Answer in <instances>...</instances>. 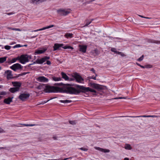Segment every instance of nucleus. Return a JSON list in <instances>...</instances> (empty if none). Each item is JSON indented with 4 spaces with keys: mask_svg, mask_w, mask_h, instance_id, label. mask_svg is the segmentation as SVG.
<instances>
[{
    "mask_svg": "<svg viewBox=\"0 0 160 160\" xmlns=\"http://www.w3.org/2000/svg\"><path fill=\"white\" fill-rule=\"evenodd\" d=\"M79 50L81 52L83 53L86 52L87 48V46L86 45H79Z\"/></svg>",
    "mask_w": 160,
    "mask_h": 160,
    "instance_id": "nucleus-10",
    "label": "nucleus"
},
{
    "mask_svg": "<svg viewBox=\"0 0 160 160\" xmlns=\"http://www.w3.org/2000/svg\"><path fill=\"white\" fill-rule=\"evenodd\" d=\"M28 62V55L24 54L21 55V63L24 64Z\"/></svg>",
    "mask_w": 160,
    "mask_h": 160,
    "instance_id": "nucleus-6",
    "label": "nucleus"
},
{
    "mask_svg": "<svg viewBox=\"0 0 160 160\" xmlns=\"http://www.w3.org/2000/svg\"><path fill=\"white\" fill-rule=\"evenodd\" d=\"M73 77L76 79V81L79 83H81L82 81H83L84 79L77 73L76 72L74 74Z\"/></svg>",
    "mask_w": 160,
    "mask_h": 160,
    "instance_id": "nucleus-5",
    "label": "nucleus"
},
{
    "mask_svg": "<svg viewBox=\"0 0 160 160\" xmlns=\"http://www.w3.org/2000/svg\"><path fill=\"white\" fill-rule=\"evenodd\" d=\"M20 98H21V97H20V95L19 96H18V98L20 99Z\"/></svg>",
    "mask_w": 160,
    "mask_h": 160,
    "instance_id": "nucleus-60",
    "label": "nucleus"
},
{
    "mask_svg": "<svg viewBox=\"0 0 160 160\" xmlns=\"http://www.w3.org/2000/svg\"><path fill=\"white\" fill-rule=\"evenodd\" d=\"M37 80L38 82H47L48 81V78L44 76H40L37 78Z\"/></svg>",
    "mask_w": 160,
    "mask_h": 160,
    "instance_id": "nucleus-9",
    "label": "nucleus"
},
{
    "mask_svg": "<svg viewBox=\"0 0 160 160\" xmlns=\"http://www.w3.org/2000/svg\"><path fill=\"white\" fill-rule=\"evenodd\" d=\"M21 125L26 126H32L35 125V124H21Z\"/></svg>",
    "mask_w": 160,
    "mask_h": 160,
    "instance_id": "nucleus-31",
    "label": "nucleus"
},
{
    "mask_svg": "<svg viewBox=\"0 0 160 160\" xmlns=\"http://www.w3.org/2000/svg\"><path fill=\"white\" fill-rule=\"evenodd\" d=\"M94 53L96 55H98L100 53V52L97 49H95L94 51Z\"/></svg>",
    "mask_w": 160,
    "mask_h": 160,
    "instance_id": "nucleus-29",
    "label": "nucleus"
},
{
    "mask_svg": "<svg viewBox=\"0 0 160 160\" xmlns=\"http://www.w3.org/2000/svg\"><path fill=\"white\" fill-rule=\"evenodd\" d=\"M3 148V147H0V149H1L2 148Z\"/></svg>",
    "mask_w": 160,
    "mask_h": 160,
    "instance_id": "nucleus-59",
    "label": "nucleus"
},
{
    "mask_svg": "<svg viewBox=\"0 0 160 160\" xmlns=\"http://www.w3.org/2000/svg\"><path fill=\"white\" fill-rule=\"evenodd\" d=\"M111 51L112 52H115V53H116V52H117L115 48H111Z\"/></svg>",
    "mask_w": 160,
    "mask_h": 160,
    "instance_id": "nucleus-38",
    "label": "nucleus"
},
{
    "mask_svg": "<svg viewBox=\"0 0 160 160\" xmlns=\"http://www.w3.org/2000/svg\"><path fill=\"white\" fill-rule=\"evenodd\" d=\"M87 78L88 79H93L94 80H96V77H93V76H89L88 77H87Z\"/></svg>",
    "mask_w": 160,
    "mask_h": 160,
    "instance_id": "nucleus-32",
    "label": "nucleus"
},
{
    "mask_svg": "<svg viewBox=\"0 0 160 160\" xmlns=\"http://www.w3.org/2000/svg\"><path fill=\"white\" fill-rule=\"evenodd\" d=\"M10 68L14 71H16L20 69V64L18 63L14 64L10 67Z\"/></svg>",
    "mask_w": 160,
    "mask_h": 160,
    "instance_id": "nucleus-11",
    "label": "nucleus"
},
{
    "mask_svg": "<svg viewBox=\"0 0 160 160\" xmlns=\"http://www.w3.org/2000/svg\"><path fill=\"white\" fill-rule=\"evenodd\" d=\"M129 117H130L131 118H139V117H149V116H146V115H143V116H129Z\"/></svg>",
    "mask_w": 160,
    "mask_h": 160,
    "instance_id": "nucleus-28",
    "label": "nucleus"
},
{
    "mask_svg": "<svg viewBox=\"0 0 160 160\" xmlns=\"http://www.w3.org/2000/svg\"><path fill=\"white\" fill-rule=\"evenodd\" d=\"M18 60L20 61V57L18 56L17 58H13L10 61V62L14 63L17 60Z\"/></svg>",
    "mask_w": 160,
    "mask_h": 160,
    "instance_id": "nucleus-22",
    "label": "nucleus"
},
{
    "mask_svg": "<svg viewBox=\"0 0 160 160\" xmlns=\"http://www.w3.org/2000/svg\"><path fill=\"white\" fill-rule=\"evenodd\" d=\"M57 12L63 16L67 15L70 12L68 11L62 9L58 10H57Z\"/></svg>",
    "mask_w": 160,
    "mask_h": 160,
    "instance_id": "nucleus-8",
    "label": "nucleus"
},
{
    "mask_svg": "<svg viewBox=\"0 0 160 160\" xmlns=\"http://www.w3.org/2000/svg\"><path fill=\"white\" fill-rule=\"evenodd\" d=\"M116 53L117 54H120L121 53V52H118V51H117Z\"/></svg>",
    "mask_w": 160,
    "mask_h": 160,
    "instance_id": "nucleus-52",
    "label": "nucleus"
},
{
    "mask_svg": "<svg viewBox=\"0 0 160 160\" xmlns=\"http://www.w3.org/2000/svg\"><path fill=\"white\" fill-rule=\"evenodd\" d=\"M93 20V19H92L91 20V21H92V22Z\"/></svg>",
    "mask_w": 160,
    "mask_h": 160,
    "instance_id": "nucleus-63",
    "label": "nucleus"
},
{
    "mask_svg": "<svg viewBox=\"0 0 160 160\" xmlns=\"http://www.w3.org/2000/svg\"><path fill=\"white\" fill-rule=\"evenodd\" d=\"M6 94V93L4 92H0V95H5Z\"/></svg>",
    "mask_w": 160,
    "mask_h": 160,
    "instance_id": "nucleus-41",
    "label": "nucleus"
},
{
    "mask_svg": "<svg viewBox=\"0 0 160 160\" xmlns=\"http://www.w3.org/2000/svg\"><path fill=\"white\" fill-rule=\"evenodd\" d=\"M28 45L27 44H25V45H21V47H27Z\"/></svg>",
    "mask_w": 160,
    "mask_h": 160,
    "instance_id": "nucleus-50",
    "label": "nucleus"
},
{
    "mask_svg": "<svg viewBox=\"0 0 160 160\" xmlns=\"http://www.w3.org/2000/svg\"><path fill=\"white\" fill-rule=\"evenodd\" d=\"M73 34L72 33H67L65 35V37L67 38H71L72 37Z\"/></svg>",
    "mask_w": 160,
    "mask_h": 160,
    "instance_id": "nucleus-23",
    "label": "nucleus"
},
{
    "mask_svg": "<svg viewBox=\"0 0 160 160\" xmlns=\"http://www.w3.org/2000/svg\"><path fill=\"white\" fill-rule=\"evenodd\" d=\"M69 123L72 125H74L76 124V121L73 120V121H69Z\"/></svg>",
    "mask_w": 160,
    "mask_h": 160,
    "instance_id": "nucleus-30",
    "label": "nucleus"
},
{
    "mask_svg": "<svg viewBox=\"0 0 160 160\" xmlns=\"http://www.w3.org/2000/svg\"><path fill=\"white\" fill-rule=\"evenodd\" d=\"M60 102H61L62 103H70L72 102V101L71 100H61L60 101Z\"/></svg>",
    "mask_w": 160,
    "mask_h": 160,
    "instance_id": "nucleus-27",
    "label": "nucleus"
},
{
    "mask_svg": "<svg viewBox=\"0 0 160 160\" xmlns=\"http://www.w3.org/2000/svg\"><path fill=\"white\" fill-rule=\"evenodd\" d=\"M140 67H141V68H148V66H142V65H141Z\"/></svg>",
    "mask_w": 160,
    "mask_h": 160,
    "instance_id": "nucleus-44",
    "label": "nucleus"
},
{
    "mask_svg": "<svg viewBox=\"0 0 160 160\" xmlns=\"http://www.w3.org/2000/svg\"><path fill=\"white\" fill-rule=\"evenodd\" d=\"M148 42L149 43H153L157 44L160 43V41H156L154 40L149 39L148 40Z\"/></svg>",
    "mask_w": 160,
    "mask_h": 160,
    "instance_id": "nucleus-20",
    "label": "nucleus"
},
{
    "mask_svg": "<svg viewBox=\"0 0 160 160\" xmlns=\"http://www.w3.org/2000/svg\"><path fill=\"white\" fill-rule=\"evenodd\" d=\"M46 63L48 65H50L51 64V62L50 61L48 60V61H47Z\"/></svg>",
    "mask_w": 160,
    "mask_h": 160,
    "instance_id": "nucleus-42",
    "label": "nucleus"
},
{
    "mask_svg": "<svg viewBox=\"0 0 160 160\" xmlns=\"http://www.w3.org/2000/svg\"><path fill=\"white\" fill-rule=\"evenodd\" d=\"M46 50V49H45L44 50H36L35 52V54H40L42 53L45 52Z\"/></svg>",
    "mask_w": 160,
    "mask_h": 160,
    "instance_id": "nucleus-19",
    "label": "nucleus"
},
{
    "mask_svg": "<svg viewBox=\"0 0 160 160\" xmlns=\"http://www.w3.org/2000/svg\"><path fill=\"white\" fill-rule=\"evenodd\" d=\"M50 100H48L47 101H42V102L41 103V104H43L44 103H46V102H48V101H49Z\"/></svg>",
    "mask_w": 160,
    "mask_h": 160,
    "instance_id": "nucleus-39",
    "label": "nucleus"
},
{
    "mask_svg": "<svg viewBox=\"0 0 160 160\" xmlns=\"http://www.w3.org/2000/svg\"><path fill=\"white\" fill-rule=\"evenodd\" d=\"M149 117L154 118V117H158V116H155V115H149Z\"/></svg>",
    "mask_w": 160,
    "mask_h": 160,
    "instance_id": "nucleus-49",
    "label": "nucleus"
},
{
    "mask_svg": "<svg viewBox=\"0 0 160 160\" xmlns=\"http://www.w3.org/2000/svg\"><path fill=\"white\" fill-rule=\"evenodd\" d=\"M143 58H144V55H142L141 57L140 58H138V61H141L143 59Z\"/></svg>",
    "mask_w": 160,
    "mask_h": 160,
    "instance_id": "nucleus-33",
    "label": "nucleus"
},
{
    "mask_svg": "<svg viewBox=\"0 0 160 160\" xmlns=\"http://www.w3.org/2000/svg\"><path fill=\"white\" fill-rule=\"evenodd\" d=\"M75 86L77 88L79 89V90H78L73 87H69L63 90V89L60 88L55 87L53 86L43 84H42L38 86V88L41 89L42 88H44V91L47 93L61 92H65L70 94H78L81 92L86 93L87 92H90L95 93L93 94V95H97L96 94L97 91L89 87H86L83 86H81L78 85H76Z\"/></svg>",
    "mask_w": 160,
    "mask_h": 160,
    "instance_id": "nucleus-1",
    "label": "nucleus"
},
{
    "mask_svg": "<svg viewBox=\"0 0 160 160\" xmlns=\"http://www.w3.org/2000/svg\"><path fill=\"white\" fill-rule=\"evenodd\" d=\"M19 89L20 88H19V87H18L12 88H11L9 89V91L11 92L14 93L18 91L19 90Z\"/></svg>",
    "mask_w": 160,
    "mask_h": 160,
    "instance_id": "nucleus-14",
    "label": "nucleus"
},
{
    "mask_svg": "<svg viewBox=\"0 0 160 160\" xmlns=\"http://www.w3.org/2000/svg\"><path fill=\"white\" fill-rule=\"evenodd\" d=\"M5 73L7 75V78L8 79H9L11 78L12 75L11 74V71L10 70H7L5 72Z\"/></svg>",
    "mask_w": 160,
    "mask_h": 160,
    "instance_id": "nucleus-15",
    "label": "nucleus"
},
{
    "mask_svg": "<svg viewBox=\"0 0 160 160\" xmlns=\"http://www.w3.org/2000/svg\"><path fill=\"white\" fill-rule=\"evenodd\" d=\"M52 79L55 81H60L62 80V78L60 77H52Z\"/></svg>",
    "mask_w": 160,
    "mask_h": 160,
    "instance_id": "nucleus-25",
    "label": "nucleus"
},
{
    "mask_svg": "<svg viewBox=\"0 0 160 160\" xmlns=\"http://www.w3.org/2000/svg\"><path fill=\"white\" fill-rule=\"evenodd\" d=\"M90 71H91L92 72L94 73H95V71L94 69L93 68H92L91 70Z\"/></svg>",
    "mask_w": 160,
    "mask_h": 160,
    "instance_id": "nucleus-45",
    "label": "nucleus"
},
{
    "mask_svg": "<svg viewBox=\"0 0 160 160\" xmlns=\"http://www.w3.org/2000/svg\"><path fill=\"white\" fill-rule=\"evenodd\" d=\"M29 73V72L22 73H21V76H22V75H25L26 74L28 73Z\"/></svg>",
    "mask_w": 160,
    "mask_h": 160,
    "instance_id": "nucleus-43",
    "label": "nucleus"
},
{
    "mask_svg": "<svg viewBox=\"0 0 160 160\" xmlns=\"http://www.w3.org/2000/svg\"><path fill=\"white\" fill-rule=\"evenodd\" d=\"M122 98L126 99V97H118V98H114V99H122Z\"/></svg>",
    "mask_w": 160,
    "mask_h": 160,
    "instance_id": "nucleus-35",
    "label": "nucleus"
},
{
    "mask_svg": "<svg viewBox=\"0 0 160 160\" xmlns=\"http://www.w3.org/2000/svg\"><path fill=\"white\" fill-rule=\"evenodd\" d=\"M2 86H1V85H0V88H2Z\"/></svg>",
    "mask_w": 160,
    "mask_h": 160,
    "instance_id": "nucleus-62",
    "label": "nucleus"
},
{
    "mask_svg": "<svg viewBox=\"0 0 160 160\" xmlns=\"http://www.w3.org/2000/svg\"><path fill=\"white\" fill-rule=\"evenodd\" d=\"M74 80V79H72V78H69V81H72V80Z\"/></svg>",
    "mask_w": 160,
    "mask_h": 160,
    "instance_id": "nucleus-53",
    "label": "nucleus"
},
{
    "mask_svg": "<svg viewBox=\"0 0 160 160\" xmlns=\"http://www.w3.org/2000/svg\"><path fill=\"white\" fill-rule=\"evenodd\" d=\"M89 85L92 88L97 89L99 91L104 89L102 86L95 83H90Z\"/></svg>",
    "mask_w": 160,
    "mask_h": 160,
    "instance_id": "nucleus-4",
    "label": "nucleus"
},
{
    "mask_svg": "<svg viewBox=\"0 0 160 160\" xmlns=\"http://www.w3.org/2000/svg\"><path fill=\"white\" fill-rule=\"evenodd\" d=\"M6 57L0 58V63H3L6 60Z\"/></svg>",
    "mask_w": 160,
    "mask_h": 160,
    "instance_id": "nucleus-24",
    "label": "nucleus"
},
{
    "mask_svg": "<svg viewBox=\"0 0 160 160\" xmlns=\"http://www.w3.org/2000/svg\"><path fill=\"white\" fill-rule=\"evenodd\" d=\"M92 22V21H90V22H87L86 24L84 25V27H87Z\"/></svg>",
    "mask_w": 160,
    "mask_h": 160,
    "instance_id": "nucleus-36",
    "label": "nucleus"
},
{
    "mask_svg": "<svg viewBox=\"0 0 160 160\" xmlns=\"http://www.w3.org/2000/svg\"><path fill=\"white\" fill-rule=\"evenodd\" d=\"M122 57H124L126 56V55L124 53H122L121 52V53L120 54Z\"/></svg>",
    "mask_w": 160,
    "mask_h": 160,
    "instance_id": "nucleus-51",
    "label": "nucleus"
},
{
    "mask_svg": "<svg viewBox=\"0 0 160 160\" xmlns=\"http://www.w3.org/2000/svg\"><path fill=\"white\" fill-rule=\"evenodd\" d=\"M20 98H21V97H20V95L19 96H18V98L20 99Z\"/></svg>",
    "mask_w": 160,
    "mask_h": 160,
    "instance_id": "nucleus-61",
    "label": "nucleus"
},
{
    "mask_svg": "<svg viewBox=\"0 0 160 160\" xmlns=\"http://www.w3.org/2000/svg\"><path fill=\"white\" fill-rule=\"evenodd\" d=\"M13 97H9L8 98L5 99L4 100V102L8 104H10V103L12 101V99Z\"/></svg>",
    "mask_w": 160,
    "mask_h": 160,
    "instance_id": "nucleus-16",
    "label": "nucleus"
},
{
    "mask_svg": "<svg viewBox=\"0 0 160 160\" xmlns=\"http://www.w3.org/2000/svg\"><path fill=\"white\" fill-rule=\"evenodd\" d=\"M64 44L62 43H55L53 46V51L60 50L61 48H62L64 49H70L72 50L73 49V48L71 46L67 45L64 46Z\"/></svg>",
    "mask_w": 160,
    "mask_h": 160,
    "instance_id": "nucleus-2",
    "label": "nucleus"
},
{
    "mask_svg": "<svg viewBox=\"0 0 160 160\" xmlns=\"http://www.w3.org/2000/svg\"><path fill=\"white\" fill-rule=\"evenodd\" d=\"M50 58L49 57L45 56L41 59H38L35 61L33 63L29 64L28 65V67L29 68H31V65L36 63L39 64H42L45 62L47 60L49 59Z\"/></svg>",
    "mask_w": 160,
    "mask_h": 160,
    "instance_id": "nucleus-3",
    "label": "nucleus"
},
{
    "mask_svg": "<svg viewBox=\"0 0 160 160\" xmlns=\"http://www.w3.org/2000/svg\"><path fill=\"white\" fill-rule=\"evenodd\" d=\"M53 27H54V25H50V26H49L45 27H44V28H41V29H40L34 30L32 32H37V31H42V30H45V29H47L49 28H50Z\"/></svg>",
    "mask_w": 160,
    "mask_h": 160,
    "instance_id": "nucleus-13",
    "label": "nucleus"
},
{
    "mask_svg": "<svg viewBox=\"0 0 160 160\" xmlns=\"http://www.w3.org/2000/svg\"><path fill=\"white\" fill-rule=\"evenodd\" d=\"M20 68H21V69H22V67L21 65Z\"/></svg>",
    "mask_w": 160,
    "mask_h": 160,
    "instance_id": "nucleus-64",
    "label": "nucleus"
},
{
    "mask_svg": "<svg viewBox=\"0 0 160 160\" xmlns=\"http://www.w3.org/2000/svg\"><path fill=\"white\" fill-rule=\"evenodd\" d=\"M55 85H58V86H63L64 87H65L66 88L63 89L62 88H62L63 89V90H65V89H66V88H67V87L68 86H72V85H71V84H63V83H56L55 84ZM67 87V88L68 87Z\"/></svg>",
    "mask_w": 160,
    "mask_h": 160,
    "instance_id": "nucleus-12",
    "label": "nucleus"
},
{
    "mask_svg": "<svg viewBox=\"0 0 160 160\" xmlns=\"http://www.w3.org/2000/svg\"><path fill=\"white\" fill-rule=\"evenodd\" d=\"M79 149L84 151H87L88 150V149L83 148H80Z\"/></svg>",
    "mask_w": 160,
    "mask_h": 160,
    "instance_id": "nucleus-37",
    "label": "nucleus"
},
{
    "mask_svg": "<svg viewBox=\"0 0 160 160\" xmlns=\"http://www.w3.org/2000/svg\"><path fill=\"white\" fill-rule=\"evenodd\" d=\"M4 132V130H3L0 127V133H2V132Z\"/></svg>",
    "mask_w": 160,
    "mask_h": 160,
    "instance_id": "nucleus-46",
    "label": "nucleus"
},
{
    "mask_svg": "<svg viewBox=\"0 0 160 160\" xmlns=\"http://www.w3.org/2000/svg\"><path fill=\"white\" fill-rule=\"evenodd\" d=\"M20 47V44H17L14 46V48Z\"/></svg>",
    "mask_w": 160,
    "mask_h": 160,
    "instance_id": "nucleus-47",
    "label": "nucleus"
},
{
    "mask_svg": "<svg viewBox=\"0 0 160 160\" xmlns=\"http://www.w3.org/2000/svg\"><path fill=\"white\" fill-rule=\"evenodd\" d=\"M125 148L126 149L128 150H130L132 149V148L130 145L128 144H127L125 145Z\"/></svg>",
    "mask_w": 160,
    "mask_h": 160,
    "instance_id": "nucleus-26",
    "label": "nucleus"
},
{
    "mask_svg": "<svg viewBox=\"0 0 160 160\" xmlns=\"http://www.w3.org/2000/svg\"><path fill=\"white\" fill-rule=\"evenodd\" d=\"M96 148L100 151L104 152H110V150L109 149H104L99 147H96Z\"/></svg>",
    "mask_w": 160,
    "mask_h": 160,
    "instance_id": "nucleus-18",
    "label": "nucleus"
},
{
    "mask_svg": "<svg viewBox=\"0 0 160 160\" xmlns=\"http://www.w3.org/2000/svg\"><path fill=\"white\" fill-rule=\"evenodd\" d=\"M32 58V56L31 55H28V60L29 59H31Z\"/></svg>",
    "mask_w": 160,
    "mask_h": 160,
    "instance_id": "nucleus-48",
    "label": "nucleus"
},
{
    "mask_svg": "<svg viewBox=\"0 0 160 160\" xmlns=\"http://www.w3.org/2000/svg\"><path fill=\"white\" fill-rule=\"evenodd\" d=\"M5 48L6 49L8 50L10 49L11 47L7 45L5 46Z\"/></svg>",
    "mask_w": 160,
    "mask_h": 160,
    "instance_id": "nucleus-34",
    "label": "nucleus"
},
{
    "mask_svg": "<svg viewBox=\"0 0 160 160\" xmlns=\"http://www.w3.org/2000/svg\"><path fill=\"white\" fill-rule=\"evenodd\" d=\"M62 78L66 81L69 80V78L66 73L63 72L61 73Z\"/></svg>",
    "mask_w": 160,
    "mask_h": 160,
    "instance_id": "nucleus-17",
    "label": "nucleus"
},
{
    "mask_svg": "<svg viewBox=\"0 0 160 160\" xmlns=\"http://www.w3.org/2000/svg\"><path fill=\"white\" fill-rule=\"evenodd\" d=\"M139 16L142 18H144L147 19H151V18H148V17H145L142 16L141 15H139Z\"/></svg>",
    "mask_w": 160,
    "mask_h": 160,
    "instance_id": "nucleus-40",
    "label": "nucleus"
},
{
    "mask_svg": "<svg viewBox=\"0 0 160 160\" xmlns=\"http://www.w3.org/2000/svg\"><path fill=\"white\" fill-rule=\"evenodd\" d=\"M124 160H129V159L127 158H124Z\"/></svg>",
    "mask_w": 160,
    "mask_h": 160,
    "instance_id": "nucleus-54",
    "label": "nucleus"
},
{
    "mask_svg": "<svg viewBox=\"0 0 160 160\" xmlns=\"http://www.w3.org/2000/svg\"><path fill=\"white\" fill-rule=\"evenodd\" d=\"M36 36H32V37H31V38H34L36 37Z\"/></svg>",
    "mask_w": 160,
    "mask_h": 160,
    "instance_id": "nucleus-57",
    "label": "nucleus"
},
{
    "mask_svg": "<svg viewBox=\"0 0 160 160\" xmlns=\"http://www.w3.org/2000/svg\"><path fill=\"white\" fill-rule=\"evenodd\" d=\"M12 84L13 85V86L15 87H19V88H20V82H12Z\"/></svg>",
    "mask_w": 160,
    "mask_h": 160,
    "instance_id": "nucleus-21",
    "label": "nucleus"
},
{
    "mask_svg": "<svg viewBox=\"0 0 160 160\" xmlns=\"http://www.w3.org/2000/svg\"><path fill=\"white\" fill-rule=\"evenodd\" d=\"M53 138L54 139V140H56L57 139V137H53Z\"/></svg>",
    "mask_w": 160,
    "mask_h": 160,
    "instance_id": "nucleus-56",
    "label": "nucleus"
},
{
    "mask_svg": "<svg viewBox=\"0 0 160 160\" xmlns=\"http://www.w3.org/2000/svg\"><path fill=\"white\" fill-rule=\"evenodd\" d=\"M30 94L24 92L22 93H21V100L24 101L26 100L30 97Z\"/></svg>",
    "mask_w": 160,
    "mask_h": 160,
    "instance_id": "nucleus-7",
    "label": "nucleus"
},
{
    "mask_svg": "<svg viewBox=\"0 0 160 160\" xmlns=\"http://www.w3.org/2000/svg\"><path fill=\"white\" fill-rule=\"evenodd\" d=\"M136 64H137V65H138V66L140 67L141 66V65H140L138 63H137V62H136Z\"/></svg>",
    "mask_w": 160,
    "mask_h": 160,
    "instance_id": "nucleus-55",
    "label": "nucleus"
},
{
    "mask_svg": "<svg viewBox=\"0 0 160 160\" xmlns=\"http://www.w3.org/2000/svg\"><path fill=\"white\" fill-rule=\"evenodd\" d=\"M95 74V76L96 77L98 76V75L95 73H94Z\"/></svg>",
    "mask_w": 160,
    "mask_h": 160,
    "instance_id": "nucleus-58",
    "label": "nucleus"
}]
</instances>
